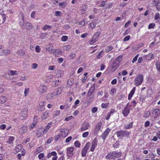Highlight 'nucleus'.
Masks as SVG:
<instances>
[{
    "mask_svg": "<svg viewBox=\"0 0 160 160\" xmlns=\"http://www.w3.org/2000/svg\"><path fill=\"white\" fill-rule=\"evenodd\" d=\"M143 79V76L142 74H139L134 79V85L136 86H138L142 83Z\"/></svg>",
    "mask_w": 160,
    "mask_h": 160,
    "instance_id": "nucleus-1",
    "label": "nucleus"
},
{
    "mask_svg": "<svg viewBox=\"0 0 160 160\" xmlns=\"http://www.w3.org/2000/svg\"><path fill=\"white\" fill-rule=\"evenodd\" d=\"M116 135L119 138H122L124 137H128L129 136V132L126 130H120L116 132Z\"/></svg>",
    "mask_w": 160,
    "mask_h": 160,
    "instance_id": "nucleus-2",
    "label": "nucleus"
},
{
    "mask_svg": "<svg viewBox=\"0 0 160 160\" xmlns=\"http://www.w3.org/2000/svg\"><path fill=\"white\" fill-rule=\"evenodd\" d=\"M28 109L24 108L22 111L21 115L19 116V118L21 120L26 119L28 116Z\"/></svg>",
    "mask_w": 160,
    "mask_h": 160,
    "instance_id": "nucleus-3",
    "label": "nucleus"
},
{
    "mask_svg": "<svg viewBox=\"0 0 160 160\" xmlns=\"http://www.w3.org/2000/svg\"><path fill=\"white\" fill-rule=\"evenodd\" d=\"M90 143L88 142L86 143L84 147L82 148V150L81 154L82 156L84 157L86 156L89 147L90 146Z\"/></svg>",
    "mask_w": 160,
    "mask_h": 160,
    "instance_id": "nucleus-4",
    "label": "nucleus"
},
{
    "mask_svg": "<svg viewBox=\"0 0 160 160\" xmlns=\"http://www.w3.org/2000/svg\"><path fill=\"white\" fill-rule=\"evenodd\" d=\"M100 34V32H96L93 36L92 40L89 41L90 44L92 45L95 42L98 40Z\"/></svg>",
    "mask_w": 160,
    "mask_h": 160,
    "instance_id": "nucleus-5",
    "label": "nucleus"
},
{
    "mask_svg": "<svg viewBox=\"0 0 160 160\" xmlns=\"http://www.w3.org/2000/svg\"><path fill=\"white\" fill-rule=\"evenodd\" d=\"M98 140L96 138H95L91 142V146L90 148V151L92 152H93L97 145Z\"/></svg>",
    "mask_w": 160,
    "mask_h": 160,
    "instance_id": "nucleus-6",
    "label": "nucleus"
},
{
    "mask_svg": "<svg viewBox=\"0 0 160 160\" xmlns=\"http://www.w3.org/2000/svg\"><path fill=\"white\" fill-rule=\"evenodd\" d=\"M120 61L116 60L113 62L111 65V68L112 71H115L119 66Z\"/></svg>",
    "mask_w": 160,
    "mask_h": 160,
    "instance_id": "nucleus-7",
    "label": "nucleus"
},
{
    "mask_svg": "<svg viewBox=\"0 0 160 160\" xmlns=\"http://www.w3.org/2000/svg\"><path fill=\"white\" fill-rule=\"evenodd\" d=\"M90 126L89 123L87 122H85L82 125L80 128L81 131H84L87 130Z\"/></svg>",
    "mask_w": 160,
    "mask_h": 160,
    "instance_id": "nucleus-8",
    "label": "nucleus"
},
{
    "mask_svg": "<svg viewBox=\"0 0 160 160\" xmlns=\"http://www.w3.org/2000/svg\"><path fill=\"white\" fill-rule=\"evenodd\" d=\"M110 129L108 128H107L105 131L103 132L102 135V138L104 140H105L106 137L108 136L109 133L110 131Z\"/></svg>",
    "mask_w": 160,
    "mask_h": 160,
    "instance_id": "nucleus-9",
    "label": "nucleus"
},
{
    "mask_svg": "<svg viewBox=\"0 0 160 160\" xmlns=\"http://www.w3.org/2000/svg\"><path fill=\"white\" fill-rule=\"evenodd\" d=\"M44 133L43 130V127H41L37 131L36 133V136L37 138H39L42 137Z\"/></svg>",
    "mask_w": 160,
    "mask_h": 160,
    "instance_id": "nucleus-10",
    "label": "nucleus"
},
{
    "mask_svg": "<svg viewBox=\"0 0 160 160\" xmlns=\"http://www.w3.org/2000/svg\"><path fill=\"white\" fill-rule=\"evenodd\" d=\"M74 149L72 147L68 148L67 150V154L69 157H72L73 155V151Z\"/></svg>",
    "mask_w": 160,
    "mask_h": 160,
    "instance_id": "nucleus-11",
    "label": "nucleus"
},
{
    "mask_svg": "<svg viewBox=\"0 0 160 160\" xmlns=\"http://www.w3.org/2000/svg\"><path fill=\"white\" fill-rule=\"evenodd\" d=\"M45 102L44 101H41L39 103V106L38 108V110L42 111L44 110V106L45 105Z\"/></svg>",
    "mask_w": 160,
    "mask_h": 160,
    "instance_id": "nucleus-12",
    "label": "nucleus"
},
{
    "mask_svg": "<svg viewBox=\"0 0 160 160\" xmlns=\"http://www.w3.org/2000/svg\"><path fill=\"white\" fill-rule=\"evenodd\" d=\"M27 127L26 125H24L19 128V133L21 134H23L27 131Z\"/></svg>",
    "mask_w": 160,
    "mask_h": 160,
    "instance_id": "nucleus-13",
    "label": "nucleus"
},
{
    "mask_svg": "<svg viewBox=\"0 0 160 160\" xmlns=\"http://www.w3.org/2000/svg\"><path fill=\"white\" fill-rule=\"evenodd\" d=\"M130 113V110L127 106H126L122 111V114L124 117H127Z\"/></svg>",
    "mask_w": 160,
    "mask_h": 160,
    "instance_id": "nucleus-14",
    "label": "nucleus"
},
{
    "mask_svg": "<svg viewBox=\"0 0 160 160\" xmlns=\"http://www.w3.org/2000/svg\"><path fill=\"white\" fill-rule=\"evenodd\" d=\"M48 89L47 87L45 85H40L39 88V92L42 93L45 92Z\"/></svg>",
    "mask_w": 160,
    "mask_h": 160,
    "instance_id": "nucleus-15",
    "label": "nucleus"
},
{
    "mask_svg": "<svg viewBox=\"0 0 160 160\" xmlns=\"http://www.w3.org/2000/svg\"><path fill=\"white\" fill-rule=\"evenodd\" d=\"M152 114L155 118L158 117L160 115V109L158 108H156L153 110Z\"/></svg>",
    "mask_w": 160,
    "mask_h": 160,
    "instance_id": "nucleus-16",
    "label": "nucleus"
},
{
    "mask_svg": "<svg viewBox=\"0 0 160 160\" xmlns=\"http://www.w3.org/2000/svg\"><path fill=\"white\" fill-rule=\"evenodd\" d=\"M114 154V156L115 158H118L121 157L122 156V152L121 151L118 152V151L112 152Z\"/></svg>",
    "mask_w": 160,
    "mask_h": 160,
    "instance_id": "nucleus-17",
    "label": "nucleus"
},
{
    "mask_svg": "<svg viewBox=\"0 0 160 160\" xmlns=\"http://www.w3.org/2000/svg\"><path fill=\"white\" fill-rule=\"evenodd\" d=\"M136 90V87H134L131 90L130 93H129L128 96V99L130 100L131 99L133 95H134L135 92Z\"/></svg>",
    "mask_w": 160,
    "mask_h": 160,
    "instance_id": "nucleus-18",
    "label": "nucleus"
},
{
    "mask_svg": "<svg viewBox=\"0 0 160 160\" xmlns=\"http://www.w3.org/2000/svg\"><path fill=\"white\" fill-rule=\"evenodd\" d=\"M105 158L106 159L108 160H111L115 159L112 152L108 153L106 156Z\"/></svg>",
    "mask_w": 160,
    "mask_h": 160,
    "instance_id": "nucleus-19",
    "label": "nucleus"
},
{
    "mask_svg": "<svg viewBox=\"0 0 160 160\" xmlns=\"http://www.w3.org/2000/svg\"><path fill=\"white\" fill-rule=\"evenodd\" d=\"M60 132L62 133V135L64 137L67 136L69 133V130L67 128L62 129L60 130Z\"/></svg>",
    "mask_w": 160,
    "mask_h": 160,
    "instance_id": "nucleus-20",
    "label": "nucleus"
},
{
    "mask_svg": "<svg viewBox=\"0 0 160 160\" xmlns=\"http://www.w3.org/2000/svg\"><path fill=\"white\" fill-rule=\"evenodd\" d=\"M52 53L54 54L55 57H58L59 55L61 54L62 52L60 49H54Z\"/></svg>",
    "mask_w": 160,
    "mask_h": 160,
    "instance_id": "nucleus-21",
    "label": "nucleus"
},
{
    "mask_svg": "<svg viewBox=\"0 0 160 160\" xmlns=\"http://www.w3.org/2000/svg\"><path fill=\"white\" fill-rule=\"evenodd\" d=\"M43 150V148L42 146H40L36 148L34 152V153L36 154H38L42 152Z\"/></svg>",
    "mask_w": 160,
    "mask_h": 160,
    "instance_id": "nucleus-22",
    "label": "nucleus"
},
{
    "mask_svg": "<svg viewBox=\"0 0 160 160\" xmlns=\"http://www.w3.org/2000/svg\"><path fill=\"white\" fill-rule=\"evenodd\" d=\"M102 123L101 122H100L98 123L96 126L95 128V131L96 132H98L100 130L101 128Z\"/></svg>",
    "mask_w": 160,
    "mask_h": 160,
    "instance_id": "nucleus-23",
    "label": "nucleus"
},
{
    "mask_svg": "<svg viewBox=\"0 0 160 160\" xmlns=\"http://www.w3.org/2000/svg\"><path fill=\"white\" fill-rule=\"evenodd\" d=\"M88 6L87 5H84L82 6L80 9L82 14H83L85 13V12L88 9Z\"/></svg>",
    "mask_w": 160,
    "mask_h": 160,
    "instance_id": "nucleus-24",
    "label": "nucleus"
},
{
    "mask_svg": "<svg viewBox=\"0 0 160 160\" xmlns=\"http://www.w3.org/2000/svg\"><path fill=\"white\" fill-rule=\"evenodd\" d=\"M57 155V153L55 151H52L51 152L48 153L47 156V158L48 159L50 158L52 156H54Z\"/></svg>",
    "mask_w": 160,
    "mask_h": 160,
    "instance_id": "nucleus-25",
    "label": "nucleus"
},
{
    "mask_svg": "<svg viewBox=\"0 0 160 160\" xmlns=\"http://www.w3.org/2000/svg\"><path fill=\"white\" fill-rule=\"evenodd\" d=\"M49 117V113L48 111H46L42 116V119L45 120L47 118Z\"/></svg>",
    "mask_w": 160,
    "mask_h": 160,
    "instance_id": "nucleus-26",
    "label": "nucleus"
},
{
    "mask_svg": "<svg viewBox=\"0 0 160 160\" xmlns=\"http://www.w3.org/2000/svg\"><path fill=\"white\" fill-rule=\"evenodd\" d=\"M153 2H155V4H156L157 9L158 10H160V2L159 0H153Z\"/></svg>",
    "mask_w": 160,
    "mask_h": 160,
    "instance_id": "nucleus-27",
    "label": "nucleus"
},
{
    "mask_svg": "<svg viewBox=\"0 0 160 160\" xmlns=\"http://www.w3.org/2000/svg\"><path fill=\"white\" fill-rule=\"evenodd\" d=\"M56 75L58 78H60L63 74V72L62 70H58L56 73Z\"/></svg>",
    "mask_w": 160,
    "mask_h": 160,
    "instance_id": "nucleus-28",
    "label": "nucleus"
},
{
    "mask_svg": "<svg viewBox=\"0 0 160 160\" xmlns=\"http://www.w3.org/2000/svg\"><path fill=\"white\" fill-rule=\"evenodd\" d=\"M132 122H131L130 123L126 125H125L124 128L125 129H129L131 128L132 127Z\"/></svg>",
    "mask_w": 160,
    "mask_h": 160,
    "instance_id": "nucleus-29",
    "label": "nucleus"
},
{
    "mask_svg": "<svg viewBox=\"0 0 160 160\" xmlns=\"http://www.w3.org/2000/svg\"><path fill=\"white\" fill-rule=\"evenodd\" d=\"M56 96L60 94L62 92V89L61 88H58L57 89L55 90L54 91Z\"/></svg>",
    "mask_w": 160,
    "mask_h": 160,
    "instance_id": "nucleus-30",
    "label": "nucleus"
},
{
    "mask_svg": "<svg viewBox=\"0 0 160 160\" xmlns=\"http://www.w3.org/2000/svg\"><path fill=\"white\" fill-rule=\"evenodd\" d=\"M22 148V146L21 144L17 145L15 148V150L16 153L19 152L21 150Z\"/></svg>",
    "mask_w": 160,
    "mask_h": 160,
    "instance_id": "nucleus-31",
    "label": "nucleus"
},
{
    "mask_svg": "<svg viewBox=\"0 0 160 160\" xmlns=\"http://www.w3.org/2000/svg\"><path fill=\"white\" fill-rule=\"evenodd\" d=\"M38 157L41 160H46V159L44 158V154L43 153H41L39 154Z\"/></svg>",
    "mask_w": 160,
    "mask_h": 160,
    "instance_id": "nucleus-32",
    "label": "nucleus"
},
{
    "mask_svg": "<svg viewBox=\"0 0 160 160\" xmlns=\"http://www.w3.org/2000/svg\"><path fill=\"white\" fill-rule=\"evenodd\" d=\"M6 101V97L5 96H2L0 97V103L3 104Z\"/></svg>",
    "mask_w": 160,
    "mask_h": 160,
    "instance_id": "nucleus-33",
    "label": "nucleus"
},
{
    "mask_svg": "<svg viewBox=\"0 0 160 160\" xmlns=\"http://www.w3.org/2000/svg\"><path fill=\"white\" fill-rule=\"evenodd\" d=\"M8 74L11 76L17 75V71L10 70L8 72Z\"/></svg>",
    "mask_w": 160,
    "mask_h": 160,
    "instance_id": "nucleus-34",
    "label": "nucleus"
},
{
    "mask_svg": "<svg viewBox=\"0 0 160 160\" xmlns=\"http://www.w3.org/2000/svg\"><path fill=\"white\" fill-rule=\"evenodd\" d=\"M20 14L21 15V17H22V22H20V25L21 26H23L24 25V15L22 12L20 13Z\"/></svg>",
    "mask_w": 160,
    "mask_h": 160,
    "instance_id": "nucleus-35",
    "label": "nucleus"
},
{
    "mask_svg": "<svg viewBox=\"0 0 160 160\" xmlns=\"http://www.w3.org/2000/svg\"><path fill=\"white\" fill-rule=\"evenodd\" d=\"M25 26L27 29L29 30L31 29L33 27L32 24L29 22L26 23Z\"/></svg>",
    "mask_w": 160,
    "mask_h": 160,
    "instance_id": "nucleus-36",
    "label": "nucleus"
},
{
    "mask_svg": "<svg viewBox=\"0 0 160 160\" xmlns=\"http://www.w3.org/2000/svg\"><path fill=\"white\" fill-rule=\"evenodd\" d=\"M48 99H51L52 98L55 97V96H56L55 95V93L54 92H51V93H49L48 94Z\"/></svg>",
    "mask_w": 160,
    "mask_h": 160,
    "instance_id": "nucleus-37",
    "label": "nucleus"
},
{
    "mask_svg": "<svg viewBox=\"0 0 160 160\" xmlns=\"http://www.w3.org/2000/svg\"><path fill=\"white\" fill-rule=\"evenodd\" d=\"M113 47L112 46H108L105 49V52L107 53L108 52L112 50Z\"/></svg>",
    "mask_w": 160,
    "mask_h": 160,
    "instance_id": "nucleus-38",
    "label": "nucleus"
},
{
    "mask_svg": "<svg viewBox=\"0 0 160 160\" xmlns=\"http://www.w3.org/2000/svg\"><path fill=\"white\" fill-rule=\"evenodd\" d=\"M67 5V3L65 2H61L59 4V6L62 8H65Z\"/></svg>",
    "mask_w": 160,
    "mask_h": 160,
    "instance_id": "nucleus-39",
    "label": "nucleus"
},
{
    "mask_svg": "<svg viewBox=\"0 0 160 160\" xmlns=\"http://www.w3.org/2000/svg\"><path fill=\"white\" fill-rule=\"evenodd\" d=\"M156 69L158 72H160V62H157L155 64Z\"/></svg>",
    "mask_w": 160,
    "mask_h": 160,
    "instance_id": "nucleus-40",
    "label": "nucleus"
},
{
    "mask_svg": "<svg viewBox=\"0 0 160 160\" xmlns=\"http://www.w3.org/2000/svg\"><path fill=\"white\" fill-rule=\"evenodd\" d=\"M74 83V80L73 79H69L67 82V84L70 86H71Z\"/></svg>",
    "mask_w": 160,
    "mask_h": 160,
    "instance_id": "nucleus-41",
    "label": "nucleus"
},
{
    "mask_svg": "<svg viewBox=\"0 0 160 160\" xmlns=\"http://www.w3.org/2000/svg\"><path fill=\"white\" fill-rule=\"evenodd\" d=\"M51 26L50 25H44L42 28V30H46L47 29H50L51 28Z\"/></svg>",
    "mask_w": 160,
    "mask_h": 160,
    "instance_id": "nucleus-42",
    "label": "nucleus"
},
{
    "mask_svg": "<svg viewBox=\"0 0 160 160\" xmlns=\"http://www.w3.org/2000/svg\"><path fill=\"white\" fill-rule=\"evenodd\" d=\"M61 137V135L59 134L55 135L54 137V140L55 142L58 141Z\"/></svg>",
    "mask_w": 160,
    "mask_h": 160,
    "instance_id": "nucleus-43",
    "label": "nucleus"
},
{
    "mask_svg": "<svg viewBox=\"0 0 160 160\" xmlns=\"http://www.w3.org/2000/svg\"><path fill=\"white\" fill-rule=\"evenodd\" d=\"M76 57V54L75 53H70L69 56V59H72L75 58Z\"/></svg>",
    "mask_w": 160,
    "mask_h": 160,
    "instance_id": "nucleus-44",
    "label": "nucleus"
},
{
    "mask_svg": "<svg viewBox=\"0 0 160 160\" xmlns=\"http://www.w3.org/2000/svg\"><path fill=\"white\" fill-rule=\"evenodd\" d=\"M103 52V51L102 50L101 51H100L98 54L97 55V58L99 59L100 58V57H102V56L103 55V54L102 53Z\"/></svg>",
    "mask_w": 160,
    "mask_h": 160,
    "instance_id": "nucleus-45",
    "label": "nucleus"
},
{
    "mask_svg": "<svg viewBox=\"0 0 160 160\" xmlns=\"http://www.w3.org/2000/svg\"><path fill=\"white\" fill-rule=\"evenodd\" d=\"M150 115V112L149 111H146L144 114L143 117L145 118H147L149 117Z\"/></svg>",
    "mask_w": 160,
    "mask_h": 160,
    "instance_id": "nucleus-46",
    "label": "nucleus"
},
{
    "mask_svg": "<svg viewBox=\"0 0 160 160\" xmlns=\"http://www.w3.org/2000/svg\"><path fill=\"white\" fill-rule=\"evenodd\" d=\"M80 103V101L78 99H77L74 102V105L73 106V108H75L78 106V105Z\"/></svg>",
    "mask_w": 160,
    "mask_h": 160,
    "instance_id": "nucleus-47",
    "label": "nucleus"
},
{
    "mask_svg": "<svg viewBox=\"0 0 160 160\" xmlns=\"http://www.w3.org/2000/svg\"><path fill=\"white\" fill-rule=\"evenodd\" d=\"M108 103H103L101 104V106L102 108H106L108 107Z\"/></svg>",
    "mask_w": 160,
    "mask_h": 160,
    "instance_id": "nucleus-48",
    "label": "nucleus"
},
{
    "mask_svg": "<svg viewBox=\"0 0 160 160\" xmlns=\"http://www.w3.org/2000/svg\"><path fill=\"white\" fill-rule=\"evenodd\" d=\"M75 146L77 148H79L80 147L81 144L80 142L78 141H76L74 143Z\"/></svg>",
    "mask_w": 160,
    "mask_h": 160,
    "instance_id": "nucleus-49",
    "label": "nucleus"
},
{
    "mask_svg": "<svg viewBox=\"0 0 160 160\" xmlns=\"http://www.w3.org/2000/svg\"><path fill=\"white\" fill-rule=\"evenodd\" d=\"M29 91V88H25L24 91V93L25 95V96H26L28 93Z\"/></svg>",
    "mask_w": 160,
    "mask_h": 160,
    "instance_id": "nucleus-50",
    "label": "nucleus"
},
{
    "mask_svg": "<svg viewBox=\"0 0 160 160\" xmlns=\"http://www.w3.org/2000/svg\"><path fill=\"white\" fill-rule=\"evenodd\" d=\"M61 40L63 42H65L68 39V37L66 36H63L61 38Z\"/></svg>",
    "mask_w": 160,
    "mask_h": 160,
    "instance_id": "nucleus-51",
    "label": "nucleus"
},
{
    "mask_svg": "<svg viewBox=\"0 0 160 160\" xmlns=\"http://www.w3.org/2000/svg\"><path fill=\"white\" fill-rule=\"evenodd\" d=\"M160 18V14L158 13H156L155 15L154 19L155 20L158 19Z\"/></svg>",
    "mask_w": 160,
    "mask_h": 160,
    "instance_id": "nucleus-52",
    "label": "nucleus"
},
{
    "mask_svg": "<svg viewBox=\"0 0 160 160\" xmlns=\"http://www.w3.org/2000/svg\"><path fill=\"white\" fill-rule=\"evenodd\" d=\"M155 26V25L154 23H151L149 24V26L148 27V29H150L152 28H154Z\"/></svg>",
    "mask_w": 160,
    "mask_h": 160,
    "instance_id": "nucleus-53",
    "label": "nucleus"
},
{
    "mask_svg": "<svg viewBox=\"0 0 160 160\" xmlns=\"http://www.w3.org/2000/svg\"><path fill=\"white\" fill-rule=\"evenodd\" d=\"M88 134L89 132H84L82 134V137L83 138H86L88 136Z\"/></svg>",
    "mask_w": 160,
    "mask_h": 160,
    "instance_id": "nucleus-54",
    "label": "nucleus"
},
{
    "mask_svg": "<svg viewBox=\"0 0 160 160\" xmlns=\"http://www.w3.org/2000/svg\"><path fill=\"white\" fill-rule=\"evenodd\" d=\"M18 54L21 55H24L25 54V52L23 50H18L17 51Z\"/></svg>",
    "mask_w": 160,
    "mask_h": 160,
    "instance_id": "nucleus-55",
    "label": "nucleus"
},
{
    "mask_svg": "<svg viewBox=\"0 0 160 160\" xmlns=\"http://www.w3.org/2000/svg\"><path fill=\"white\" fill-rule=\"evenodd\" d=\"M36 123V122H33L32 123V124H31L30 125V129H32L33 128L35 127Z\"/></svg>",
    "mask_w": 160,
    "mask_h": 160,
    "instance_id": "nucleus-56",
    "label": "nucleus"
},
{
    "mask_svg": "<svg viewBox=\"0 0 160 160\" xmlns=\"http://www.w3.org/2000/svg\"><path fill=\"white\" fill-rule=\"evenodd\" d=\"M71 48V46L70 45H66L64 47V50L68 51Z\"/></svg>",
    "mask_w": 160,
    "mask_h": 160,
    "instance_id": "nucleus-57",
    "label": "nucleus"
},
{
    "mask_svg": "<svg viewBox=\"0 0 160 160\" xmlns=\"http://www.w3.org/2000/svg\"><path fill=\"white\" fill-rule=\"evenodd\" d=\"M35 51L37 52H39L41 51V48L38 45H37L35 47Z\"/></svg>",
    "mask_w": 160,
    "mask_h": 160,
    "instance_id": "nucleus-58",
    "label": "nucleus"
},
{
    "mask_svg": "<svg viewBox=\"0 0 160 160\" xmlns=\"http://www.w3.org/2000/svg\"><path fill=\"white\" fill-rule=\"evenodd\" d=\"M90 26L92 29L95 27L96 26V24L95 22H91L90 23Z\"/></svg>",
    "mask_w": 160,
    "mask_h": 160,
    "instance_id": "nucleus-59",
    "label": "nucleus"
},
{
    "mask_svg": "<svg viewBox=\"0 0 160 160\" xmlns=\"http://www.w3.org/2000/svg\"><path fill=\"white\" fill-rule=\"evenodd\" d=\"M62 12L60 11H57L55 12V16L59 17L61 15Z\"/></svg>",
    "mask_w": 160,
    "mask_h": 160,
    "instance_id": "nucleus-60",
    "label": "nucleus"
},
{
    "mask_svg": "<svg viewBox=\"0 0 160 160\" xmlns=\"http://www.w3.org/2000/svg\"><path fill=\"white\" fill-rule=\"evenodd\" d=\"M56 67V66L54 65L50 66L48 68V70L50 71L53 70Z\"/></svg>",
    "mask_w": 160,
    "mask_h": 160,
    "instance_id": "nucleus-61",
    "label": "nucleus"
},
{
    "mask_svg": "<svg viewBox=\"0 0 160 160\" xmlns=\"http://www.w3.org/2000/svg\"><path fill=\"white\" fill-rule=\"evenodd\" d=\"M98 111V108L96 107H94L92 108V112L93 113H95L97 112Z\"/></svg>",
    "mask_w": 160,
    "mask_h": 160,
    "instance_id": "nucleus-62",
    "label": "nucleus"
},
{
    "mask_svg": "<svg viewBox=\"0 0 160 160\" xmlns=\"http://www.w3.org/2000/svg\"><path fill=\"white\" fill-rule=\"evenodd\" d=\"M116 92V89L115 88H113L111 90L110 92V94L112 96L114 93Z\"/></svg>",
    "mask_w": 160,
    "mask_h": 160,
    "instance_id": "nucleus-63",
    "label": "nucleus"
},
{
    "mask_svg": "<svg viewBox=\"0 0 160 160\" xmlns=\"http://www.w3.org/2000/svg\"><path fill=\"white\" fill-rule=\"evenodd\" d=\"M156 136L159 139H160V131H158L156 132Z\"/></svg>",
    "mask_w": 160,
    "mask_h": 160,
    "instance_id": "nucleus-64",
    "label": "nucleus"
}]
</instances>
